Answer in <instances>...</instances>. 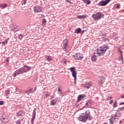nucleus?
<instances>
[{
  "mask_svg": "<svg viewBox=\"0 0 124 124\" xmlns=\"http://www.w3.org/2000/svg\"><path fill=\"white\" fill-rule=\"evenodd\" d=\"M31 69V67H30L27 66V65H25L23 67L20 68L16 70L14 72V75H13V77H16L17 75H19V74H22V73H25V72H28V71H30Z\"/></svg>",
  "mask_w": 124,
  "mask_h": 124,
  "instance_id": "1",
  "label": "nucleus"
},
{
  "mask_svg": "<svg viewBox=\"0 0 124 124\" xmlns=\"http://www.w3.org/2000/svg\"><path fill=\"white\" fill-rule=\"evenodd\" d=\"M108 49V47L107 46H103L95 50L94 54L95 55H98L99 57H101V56H103L106 53Z\"/></svg>",
  "mask_w": 124,
  "mask_h": 124,
  "instance_id": "2",
  "label": "nucleus"
},
{
  "mask_svg": "<svg viewBox=\"0 0 124 124\" xmlns=\"http://www.w3.org/2000/svg\"><path fill=\"white\" fill-rule=\"evenodd\" d=\"M81 115H80L78 117V121L83 122V123H86L87 120L89 119V117L91 116V111L89 110H87L84 113H81Z\"/></svg>",
  "mask_w": 124,
  "mask_h": 124,
  "instance_id": "3",
  "label": "nucleus"
},
{
  "mask_svg": "<svg viewBox=\"0 0 124 124\" xmlns=\"http://www.w3.org/2000/svg\"><path fill=\"white\" fill-rule=\"evenodd\" d=\"M102 16H103V14L98 12L95 14H93L92 16V18L94 20V21H98L101 19Z\"/></svg>",
  "mask_w": 124,
  "mask_h": 124,
  "instance_id": "4",
  "label": "nucleus"
},
{
  "mask_svg": "<svg viewBox=\"0 0 124 124\" xmlns=\"http://www.w3.org/2000/svg\"><path fill=\"white\" fill-rule=\"evenodd\" d=\"M0 121L4 124H7L10 122V119H9V116L3 114L1 116Z\"/></svg>",
  "mask_w": 124,
  "mask_h": 124,
  "instance_id": "5",
  "label": "nucleus"
},
{
  "mask_svg": "<svg viewBox=\"0 0 124 124\" xmlns=\"http://www.w3.org/2000/svg\"><path fill=\"white\" fill-rule=\"evenodd\" d=\"M110 1H111V0H102L97 4V5L98 6H105L106 5H107Z\"/></svg>",
  "mask_w": 124,
  "mask_h": 124,
  "instance_id": "6",
  "label": "nucleus"
},
{
  "mask_svg": "<svg viewBox=\"0 0 124 124\" xmlns=\"http://www.w3.org/2000/svg\"><path fill=\"white\" fill-rule=\"evenodd\" d=\"M70 70L71 72H72V76L74 78V81H75V85H76V71L75 70V67H71L70 68Z\"/></svg>",
  "mask_w": 124,
  "mask_h": 124,
  "instance_id": "7",
  "label": "nucleus"
},
{
  "mask_svg": "<svg viewBox=\"0 0 124 124\" xmlns=\"http://www.w3.org/2000/svg\"><path fill=\"white\" fill-rule=\"evenodd\" d=\"M73 57L75 60L78 61H80V60L84 58L83 55L81 54V53H76L75 55H73Z\"/></svg>",
  "mask_w": 124,
  "mask_h": 124,
  "instance_id": "8",
  "label": "nucleus"
},
{
  "mask_svg": "<svg viewBox=\"0 0 124 124\" xmlns=\"http://www.w3.org/2000/svg\"><path fill=\"white\" fill-rule=\"evenodd\" d=\"M33 11L34 12H35V13H38L39 12H42V7H41V6H35L33 7Z\"/></svg>",
  "mask_w": 124,
  "mask_h": 124,
  "instance_id": "9",
  "label": "nucleus"
},
{
  "mask_svg": "<svg viewBox=\"0 0 124 124\" xmlns=\"http://www.w3.org/2000/svg\"><path fill=\"white\" fill-rule=\"evenodd\" d=\"M26 112H24L23 110H20L17 112H16V117H24L25 116Z\"/></svg>",
  "mask_w": 124,
  "mask_h": 124,
  "instance_id": "10",
  "label": "nucleus"
},
{
  "mask_svg": "<svg viewBox=\"0 0 124 124\" xmlns=\"http://www.w3.org/2000/svg\"><path fill=\"white\" fill-rule=\"evenodd\" d=\"M119 51V54H120L121 56L120 57V61H121L122 63H124V56H123V52L121 51V49H118Z\"/></svg>",
  "mask_w": 124,
  "mask_h": 124,
  "instance_id": "11",
  "label": "nucleus"
},
{
  "mask_svg": "<svg viewBox=\"0 0 124 124\" xmlns=\"http://www.w3.org/2000/svg\"><path fill=\"white\" fill-rule=\"evenodd\" d=\"M86 97V95L85 94L83 95H79L78 97L77 102H80L81 100H82L83 98Z\"/></svg>",
  "mask_w": 124,
  "mask_h": 124,
  "instance_id": "12",
  "label": "nucleus"
},
{
  "mask_svg": "<svg viewBox=\"0 0 124 124\" xmlns=\"http://www.w3.org/2000/svg\"><path fill=\"white\" fill-rule=\"evenodd\" d=\"M64 46V49H66V46L68 45V40L67 39H65L63 41L62 43Z\"/></svg>",
  "mask_w": 124,
  "mask_h": 124,
  "instance_id": "13",
  "label": "nucleus"
},
{
  "mask_svg": "<svg viewBox=\"0 0 124 124\" xmlns=\"http://www.w3.org/2000/svg\"><path fill=\"white\" fill-rule=\"evenodd\" d=\"M75 33H77V34H79V33H81L82 32V29L81 28H77L74 31Z\"/></svg>",
  "mask_w": 124,
  "mask_h": 124,
  "instance_id": "14",
  "label": "nucleus"
},
{
  "mask_svg": "<svg viewBox=\"0 0 124 124\" xmlns=\"http://www.w3.org/2000/svg\"><path fill=\"white\" fill-rule=\"evenodd\" d=\"M19 31V30H21V28H20L19 26H14L13 29H12V31Z\"/></svg>",
  "mask_w": 124,
  "mask_h": 124,
  "instance_id": "15",
  "label": "nucleus"
},
{
  "mask_svg": "<svg viewBox=\"0 0 124 124\" xmlns=\"http://www.w3.org/2000/svg\"><path fill=\"white\" fill-rule=\"evenodd\" d=\"M6 7H7V4L6 3H1L0 4V8L1 9H4Z\"/></svg>",
  "mask_w": 124,
  "mask_h": 124,
  "instance_id": "16",
  "label": "nucleus"
},
{
  "mask_svg": "<svg viewBox=\"0 0 124 124\" xmlns=\"http://www.w3.org/2000/svg\"><path fill=\"white\" fill-rule=\"evenodd\" d=\"M85 105L87 107H90L92 106V101H91L90 100H88L86 102Z\"/></svg>",
  "mask_w": 124,
  "mask_h": 124,
  "instance_id": "17",
  "label": "nucleus"
},
{
  "mask_svg": "<svg viewBox=\"0 0 124 124\" xmlns=\"http://www.w3.org/2000/svg\"><path fill=\"white\" fill-rule=\"evenodd\" d=\"M99 79L100 80V81H99V83L101 85H102V84H103V82H104V80H105V79L104 78V77L103 76L100 77Z\"/></svg>",
  "mask_w": 124,
  "mask_h": 124,
  "instance_id": "18",
  "label": "nucleus"
},
{
  "mask_svg": "<svg viewBox=\"0 0 124 124\" xmlns=\"http://www.w3.org/2000/svg\"><path fill=\"white\" fill-rule=\"evenodd\" d=\"M57 104V99H54L51 101L50 105L52 106H54V105H56Z\"/></svg>",
  "mask_w": 124,
  "mask_h": 124,
  "instance_id": "19",
  "label": "nucleus"
},
{
  "mask_svg": "<svg viewBox=\"0 0 124 124\" xmlns=\"http://www.w3.org/2000/svg\"><path fill=\"white\" fill-rule=\"evenodd\" d=\"M97 59V56L95 55H93L91 57V60L93 62H95Z\"/></svg>",
  "mask_w": 124,
  "mask_h": 124,
  "instance_id": "20",
  "label": "nucleus"
},
{
  "mask_svg": "<svg viewBox=\"0 0 124 124\" xmlns=\"http://www.w3.org/2000/svg\"><path fill=\"white\" fill-rule=\"evenodd\" d=\"M86 17H87L86 15H83L78 16V19H85V18H86Z\"/></svg>",
  "mask_w": 124,
  "mask_h": 124,
  "instance_id": "21",
  "label": "nucleus"
},
{
  "mask_svg": "<svg viewBox=\"0 0 124 124\" xmlns=\"http://www.w3.org/2000/svg\"><path fill=\"white\" fill-rule=\"evenodd\" d=\"M58 91V94H62V87H60V86H59Z\"/></svg>",
  "mask_w": 124,
  "mask_h": 124,
  "instance_id": "22",
  "label": "nucleus"
},
{
  "mask_svg": "<svg viewBox=\"0 0 124 124\" xmlns=\"http://www.w3.org/2000/svg\"><path fill=\"white\" fill-rule=\"evenodd\" d=\"M92 83H90V82H88L87 83H86L85 84V87L86 88H87V89H90V88H91V87H92Z\"/></svg>",
  "mask_w": 124,
  "mask_h": 124,
  "instance_id": "23",
  "label": "nucleus"
},
{
  "mask_svg": "<svg viewBox=\"0 0 124 124\" xmlns=\"http://www.w3.org/2000/svg\"><path fill=\"white\" fill-rule=\"evenodd\" d=\"M46 24H47V20H46V19H43L42 25L44 26H46Z\"/></svg>",
  "mask_w": 124,
  "mask_h": 124,
  "instance_id": "24",
  "label": "nucleus"
},
{
  "mask_svg": "<svg viewBox=\"0 0 124 124\" xmlns=\"http://www.w3.org/2000/svg\"><path fill=\"white\" fill-rule=\"evenodd\" d=\"M32 92V89H30L29 90L24 91V93H27V94H29V93H31Z\"/></svg>",
  "mask_w": 124,
  "mask_h": 124,
  "instance_id": "25",
  "label": "nucleus"
},
{
  "mask_svg": "<svg viewBox=\"0 0 124 124\" xmlns=\"http://www.w3.org/2000/svg\"><path fill=\"white\" fill-rule=\"evenodd\" d=\"M36 116V108H35L33 111L32 117L33 118H35Z\"/></svg>",
  "mask_w": 124,
  "mask_h": 124,
  "instance_id": "26",
  "label": "nucleus"
},
{
  "mask_svg": "<svg viewBox=\"0 0 124 124\" xmlns=\"http://www.w3.org/2000/svg\"><path fill=\"white\" fill-rule=\"evenodd\" d=\"M85 3H87V4H90L91 3V0H82Z\"/></svg>",
  "mask_w": 124,
  "mask_h": 124,
  "instance_id": "27",
  "label": "nucleus"
},
{
  "mask_svg": "<svg viewBox=\"0 0 124 124\" xmlns=\"http://www.w3.org/2000/svg\"><path fill=\"white\" fill-rule=\"evenodd\" d=\"M0 44H2V45H5V44H7V40H5L4 42H0Z\"/></svg>",
  "mask_w": 124,
  "mask_h": 124,
  "instance_id": "28",
  "label": "nucleus"
},
{
  "mask_svg": "<svg viewBox=\"0 0 124 124\" xmlns=\"http://www.w3.org/2000/svg\"><path fill=\"white\" fill-rule=\"evenodd\" d=\"M117 117H118L117 114L115 113V115L111 116V118H112V119H114V120H116V118H117Z\"/></svg>",
  "mask_w": 124,
  "mask_h": 124,
  "instance_id": "29",
  "label": "nucleus"
},
{
  "mask_svg": "<svg viewBox=\"0 0 124 124\" xmlns=\"http://www.w3.org/2000/svg\"><path fill=\"white\" fill-rule=\"evenodd\" d=\"M117 106H118L117 102V101H115L113 104V107L115 108L117 107Z\"/></svg>",
  "mask_w": 124,
  "mask_h": 124,
  "instance_id": "30",
  "label": "nucleus"
},
{
  "mask_svg": "<svg viewBox=\"0 0 124 124\" xmlns=\"http://www.w3.org/2000/svg\"><path fill=\"white\" fill-rule=\"evenodd\" d=\"M46 60L47 61H52V57H50V56H46Z\"/></svg>",
  "mask_w": 124,
  "mask_h": 124,
  "instance_id": "31",
  "label": "nucleus"
},
{
  "mask_svg": "<svg viewBox=\"0 0 124 124\" xmlns=\"http://www.w3.org/2000/svg\"><path fill=\"white\" fill-rule=\"evenodd\" d=\"M34 119H35V117H32L31 119V123L32 124H33V122H34Z\"/></svg>",
  "mask_w": 124,
  "mask_h": 124,
  "instance_id": "32",
  "label": "nucleus"
},
{
  "mask_svg": "<svg viewBox=\"0 0 124 124\" xmlns=\"http://www.w3.org/2000/svg\"><path fill=\"white\" fill-rule=\"evenodd\" d=\"M88 119L89 121H92L93 119V116H89Z\"/></svg>",
  "mask_w": 124,
  "mask_h": 124,
  "instance_id": "33",
  "label": "nucleus"
},
{
  "mask_svg": "<svg viewBox=\"0 0 124 124\" xmlns=\"http://www.w3.org/2000/svg\"><path fill=\"white\" fill-rule=\"evenodd\" d=\"M23 37H24V36L23 35V34H20L18 36L19 39H22V38H23Z\"/></svg>",
  "mask_w": 124,
  "mask_h": 124,
  "instance_id": "34",
  "label": "nucleus"
},
{
  "mask_svg": "<svg viewBox=\"0 0 124 124\" xmlns=\"http://www.w3.org/2000/svg\"><path fill=\"white\" fill-rule=\"evenodd\" d=\"M16 124H21V120H17L16 122Z\"/></svg>",
  "mask_w": 124,
  "mask_h": 124,
  "instance_id": "35",
  "label": "nucleus"
},
{
  "mask_svg": "<svg viewBox=\"0 0 124 124\" xmlns=\"http://www.w3.org/2000/svg\"><path fill=\"white\" fill-rule=\"evenodd\" d=\"M50 96V93H46V98L48 97V96Z\"/></svg>",
  "mask_w": 124,
  "mask_h": 124,
  "instance_id": "36",
  "label": "nucleus"
},
{
  "mask_svg": "<svg viewBox=\"0 0 124 124\" xmlns=\"http://www.w3.org/2000/svg\"><path fill=\"white\" fill-rule=\"evenodd\" d=\"M114 124V122L113 121V120H112V119H109V124Z\"/></svg>",
  "mask_w": 124,
  "mask_h": 124,
  "instance_id": "37",
  "label": "nucleus"
},
{
  "mask_svg": "<svg viewBox=\"0 0 124 124\" xmlns=\"http://www.w3.org/2000/svg\"><path fill=\"white\" fill-rule=\"evenodd\" d=\"M121 7V5H120V3L117 4L116 8L117 9H120V7Z\"/></svg>",
  "mask_w": 124,
  "mask_h": 124,
  "instance_id": "38",
  "label": "nucleus"
},
{
  "mask_svg": "<svg viewBox=\"0 0 124 124\" xmlns=\"http://www.w3.org/2000/svg\"><path fill=\"white\" fill-rule=\"evenodd\" d=\"M124 106L123 107L121 108H119V111H124Z\"/></svg>",
  "mask_w": 124,
  "mask_h": 124,
  "instance_id": "39",
  "label": "nucleus"
},
{
  "mask_svg": "<svg viewBox=\"0 0 124 124\" xmlns=\"http://www.w3.org/2000/svg\"><path fill=\"white\" fill-rule=\"evenodd\" d=\"M4 103V101H0V105H3Z\"/></svg>",
  "mask_w": 124,
  "mask_h": 124,
  "instance_id": "40",
  "label": "nucleus"
},
{
  "mask_svg": "<svg viewBox=\"0 0 124 124\" xmlns=\"http://www.w3.org/2000/svg\"><path fill=\"white\" fill-rule=\"evenodd\" d=\"M9 93V91L6 90L5 91V94H6V95H7V94H8Z\"/></svg>",
  "mask_w": 124,
  "mask_h": 124,
  "instance_id": "41",
  "label": "nucleus"
},
{
  "mask_svg": "<svg viewBox=\"0 0 124 124\" xmlns=\"http://www.w3.org/2000/svg\"><path fill=\"white\" fill-rule=\"evenodd\" d=\"M66 62H67L66 59H63L62 62H64V63H65Z\"/></svg>",
  "mask_w": 124,
  "mask_h": 124,
  "instance_id": "42",
  "label": "nucleus"
},
{
  "mask_svg": "<svg viewBox=\"0 0 124 124\" xmlns=\"http://www.w3.org/2000/svg\"><path fill=\"white\" fill-rule=\"evenodd\" d=\"M41 15V18H45V16H44V15Z\"/></svg>",
  "mask_w": 124,
  "mask_h": 124,
  "instance_id": "43",
  "label": "nucleus"
},
{
  "mask_svg": "<svg viewBox=\"0 0 124 124\" xmlns=\"http://www.w3.org/2000/svg\"><path fill=\"white\" fill-rule=\"evenodd\" d=\"M81 34H83V33H84L85 32V30H82L81 31Z\"/></svg>",
  "mask_w": 124,
  "mask_h": 124,
  "instance_id": "44",
  "label": "nucleus"
},
{
  "mask_svg": "<svg viewBox=\"0 0 124 124\" xmlns=\"http://www.w3.org/2000/svg\"><path fill=\"white\" fill-rule=\"evenodd\" d=\"M121 98H124V94L121 96Z\"/></svg>",
  "mask_w": 124,
  "mask_h": 124,
  "instance_id": "45",
  "label": "nucleus"
},
{
  "mask_svg": "<svg viewBox=\"0 0 124 124\" xmlns=\"http://www.w3.org/2000/svg\"><path fill=\"white\" fill-rule=\"evenodd\" d=\"M113 103V100H111L109 102V104H112Z\"/></svg>",
  "mask_w": 124,
  "mask_h": 124,
  "instance_id": "46",
  "label": "nucleus"
},
{
  "mask_svg": "<svg viewBox=\"0 0 124 124\" xmlns=\"http://www.w3.org/2000/svg\"><path fill=\"white\" fill-rule=\"evenodd\" d=\"M120 105H124V102L120 103Z\"/></svg>",
  "mask_w": 124,
  "mask_h": 124,
  "instance_id": "47",
  "label": "nucleus"
},
{
  "mask_svg": "<svg viewBox=\"0 0 124 124\" xmlns=\"http://www.w3.org/2000/svg\"><path fill=\"white\" fill-rule=\"evenodd\" d=\"M24 4H26V0H24Z\"/></svg>",
  "mask_w": 124,
  "mask_h": 124,
  "instance_id": "48",
  "label": "nucleus"
},
{
  "mask_svg": "<svg viewBox=\"0 0 124 124\" xmlns=\"http://www.w3.org/2000/svg\"><path fill=\"white\" fill-rule=\"evenodd\" d=\"M112 97H109V99H108L109 100L110 99H112Z\"/></svg>",
  "mask_w": 124,
  "mask_h": 124,
  "instance_id": "49",
  "label": "nucleus"
},
{
  "mask_svg": "<svg viewBox=\"0 0 124 124\" xmlns=\"http://www.w3.org/2000/svg\"><path fill=\"white\" fill-rule=\"evenodd\" d=\"M103 36H105L106 37V36H107L105 34V35H104V34L103 35Z\"/></svg>",
  "mask_w": 124,
  "mask_h": 124,
  "instance_id": "50",
  "label": "nucleus"
},
{
  "mask_svg": "<svg viewBox=\"0 0 124 124\" xmlns=\"http://www.w3.org/2000/svg\"><path fill=\"white\" fill-rule=\"evenodd\" d=\"M36 88H35L34 89V91H36Z\"/></svg>",
  "mask_w": 124,
  "mask_h": 124,
  "instance_id": "51",
  "label": "nucleus"
},
{
  "mask_svg": "<svg viewBox=\"0 0 124 124\" xmlns=\"http://www.w3.org/2000/svg\"><path fill=\"white\" fill-rule=\"evenodd\" d=\"M7 62H8V60H7Z\"/></svg>",
  "mask_w": 124,
  "mask_h": 124,
  "instance_id": "52",
  "label": "nucleus"
}]
</instances>
